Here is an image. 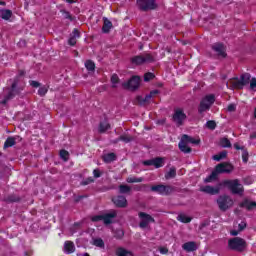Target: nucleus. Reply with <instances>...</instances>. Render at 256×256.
Instances as JSON below:
<instances>
[{
    "label": "nucleus",
    "instance_id": "obj_1",
    "mask_svg": "<svg viewBox=\"0 0 256 256\" xmlns=\"http://www.w3.org/2000/svg\"><path fill=\"white\" fill-rule=\"evenodd\" d=\"M232 171H233V165H231L230 163H227V162L220 163L215 167V169L211 173V175H209L208 177H206L204 179V182L212 183V181H215V179H217V175H219L221 173H231Z\"/></svg>",
    "mask_w": 256,
    "mask_h": 256
},
{
    "label": "nucleus",
    "instance_id": "obj_2",
    "mask_svg": "<svg viewBox=\"0 0 256 256\" xmlns=\"http://www.w3.org/2000/svg\"><path fill=\"white\" fill-rule=\"evenodd\" d=\"M249 81H251V74H242L240 79L234 78L227 83V87H231V89H243L245 85H248Z\"/></svg>",
    "mask_w": 256,
    "mask_h": 256
},
{
    "label": "nucleus",
    "instance_id": "obj_3",
    "mask_svg": "<svg viewBox=\"0 0 256 256\" xmlns=\"http://www.w3.org/2000/svg\"><path fill=\"white\" fill-rule=\"evenodd\" d=\"M224 185L228 186L230 191L234 195H242L243 194V184H240L239 180H226L224 181Z\"/></svg>",
    "mask_w": 256,
    "mask_h": 256
},
{
    "label": "nucleus",
    "instance_id": "obj_4",
    "mask_svg": "<svg viewBox=\"0 0 256 256\" xmlns=\"http://www.w3.org/2000/svg\"><path fill=\"white\" fill-rule=\"evenodd\" d=\"M228 246L229 249H232L233 251H244L247 247V242L242 238L236 237L228 241Z\"/></svg>",
    "mask_w": 256,
    "mask_h": 256
},
{
    "label": "nucleus",
    "instance_id": "obj_5",
    "mask_svg": "<svg viewBox=\"0 0 256 256\" xmlns=\"http://www.w3.org/2000/svg\"><path fill=\"white\" fill-rule=\"evenodd\" d=\"M215 103V96L214 95H207L202 99L199 106V113H205V111H208L210 109L211 105Z\"/></svg>",
    "mask_w": 256,
    "mask_h": 256
},
{
    "label": "nucleus",
    "instance_id": "obj_6",
    "mask_svg": "<svg viewBox=\"0 0 256 256\" xmlns=\"http://www.w3.org/2000/svg\"><path fill=\"white\" fill-rule=\"evenodd\" d=\"M115 217H117V212L112 211L109 214L93 216L92 221H103L104 225H110Z\"/></svg>",
    "mask_w": 256,
    "mask_h": 256
},
{
    "label": "nucleus",
    "instance_id": "obj_7",
    "mask_svg": "<svg viewBox=\"0 0 256 256\" xmlns=\"http://www.w3.org/2000/svg\"><path fill=\"white\" fill-rule=\"evenodd\" d=\"M217 203L221 211H227L229 207H233V199H231L229 196H220L217 199Z\"/></svg>",
    "mask_w": 256,
    "mask_h": 256
},
{
    "label": "nucleus",
    "instance_id": "obj_8",
    "mask_svg": "<svg viewBox=\"0 0 256 256\" xmlns=\"http://www.w3.org/2000/svg\"><path fill=\"white\" fill-rule=\"evenodd\" d=\"M139 85H141V78L139 76H134L128 82L123 83L124 89H130V91L139 89Z\"/></svg>",
    "mask_w": 256,
    "mask_h": 256
},
{
    "label": "nucleus",
    "instance_id": "obj_9",
    "mask_svg": "<svg viewBox=\"0 0 256 256\" xmlns=\"http://www.w3.org/2000/svg\"><path fill=\"white\" fill-rule=\"evenodd\" d=\"M139 218H140L141 229H147V227L149 226V223H155V219H153V217H151V215H149L145 212H140Z\"/></svg>",
    "mask_w": 256,
    "mask_h": 256
},
{
    "label": "nucleus",
    "instance_id": "obj_10",
    "mask_svg": "<svg viewBox=\"0 0 256 256\" xmlns=\"http://www.w3.org/2000/svg\"><path fill=\"white\" fill-rule=\"evenodd\" d=\"M137 5L142 9V11H149V9L157 8L155 0H137Z\"/></svg>",
    "mask_w": 256,
    "mask_h": 256
},
{
    "label": "nucleus",
    "instance_id": "obj_11",
    "mask_svg": "<svg viewBox=\"0 0 256 256\" xmlns=\"http://www.w3.org/2000/svg\"><path fill=\"white\" fill-rule=\"evenodd\" d=\"M151 191L159 195H169V193L173 191V188H171V186L156 185L151 187Z\"/></svg>",
    "mask_w": 256,
    "mask_h": 256
},
{
    "label": "nucleus",
    "instance_id": "obj_12",
    "mask_svg": "<svg viewBox=\"0 0 256 256\" xmlns=\"http://www.w3.org/2000/svg\"><path fill=\"white\" fill-rule=\"evenodd\" d=\"M153 61V56L151 54H146L145 56H136L132 58V63L135 65H143V63H151Z\"/></svg>",
    "mask_w": 256,
    "mask_h": 256
},
{
    "label": "nucleus",
    "instance_id": "obj_13",
    "mask_svg": "<svg viewBox=\"0 0 256 256\" xmlns=\"http://www.w3.org/2000/svg\"><path fill=\"white\" fill-rule=\"evenodd\" d=\"M143 165H146V166H151L152 165L156 169H159V167H163L164 161H163V158H155V159L144 161Z\"/></svg>",
    "mask_w": 256,
    "mask_h": 256
},
{
    "label": "nucleus",
    "instance_id": "obj_14",
    "mask_svg": "<svg viewBox=\"0 0 256 256\" xmlns=\"http://www.w3.org/2000/svg\"><path fill=\"white\" fill-rule=\"evenodd\" d=\"M186 117L187 116L185 115V113H183V110L176 109L173 119H174V122L177 123V125H182V123H183V121H185Z\"/></svg>",
    "mask_w": 256,
    "mask_h": 256
},
{
    "label": "nucleus",
    "instance_id": "obj_15",
    "mask_svg": "<svg viewBox=\"0 0 256 256\" xmlns=\"http://www.w3.org/2000/svg\"><path fill=\"white\" fill-rule=\"evenodd\" d=\"M220 187H213V186H202L200 188V191H202L203 193H208L209 195H217L220 191Z\"/></svg>",
    "mask_w": 256,
    "mask_h": 256
},
{
    "label": "nucleus",
    "instance_id": "obj_16",
    "mask_svg": "<svg viewBox=\"0 0 256 256\" xmlns=\"http://www.w3.org/2000/svg\"><path fill=\"white\" fill-rule=\"evenodd\" d=\"M186 139V136H182L179 142V149L183 153H191V148L189 147V144L187 143Z\"/></svg>",
    "mask_w": 256,
    "mask_h": 256
},
{
    "label": "nucleus",
    "instance_id": "obj_17",
    "mask_svg": "<svg viewBox=\"0 0 256 256\" xmlns=\"http://www.w3.org/2000/svg\"><path fill=\"white\" fill-rule=\"evenodd\" d=\"M116 207H127V198L124 196H117L112 199Z\"/></svg>",
    "mask_w": 256,
    "mask_h": 256
},
{
    "label": "nucleus",
    "instance_id": "obj_18",
    "mask_svg": "<svg viewBox=\"0 0 256 256\" xmlns=\"http://www.w3.org/2000/svg\"><path fill=\"white\" fill-rule=\"evenodd\" d=\"M182 249L191 253V251H197V244L195 242H186L182 245Z\"/></svg>",
    "mask_w": 256,
    "mask_h": 256
},
{
    "label": "nucleus",
    "instance_id": "obj_19",
    "mask_svg": "<svg viewBox=\"0 0 256 256\" xmlns=\"http://www.w3.org/2000/svg\"><path fill=\"white\" fill-rule=\"evenodd\" d=\"M64 252L67 253V255H71V253L75 252V244L71 241H66L64 243Z\"/></svg>",
    "mask_w": 256,
    "mask_h": 256
},
{
    "label": "nucleus",
    "instance_id": "obj_20",
    "mask_svg": "<svg viewBox=\"0 0 256 256\" xmlns=\"http://www.w3.org/2000/svg\"><path fill=\"white\" fill-rule=\"evenodd\" d=\"M212 49L217 52V55H221V57H225V46L221 43L214 44Z\"/></svg>",
    "mask_w": 256,
    "mask_h": 256
},
{
    "label": "nucleus",
    "instance_id": "obj_21",
    "mask_svg": "<svg viewBox=\"0 0 256 256\" xmlns=\"http://www.w3.org/2000/svg\"><path fill=\"white\" fill-rule=\"evenodd\" d=\"M21 138H19V136H15V137H9L7 138V140L4 143V147H13V145H15V143H17V141H20Z\"/></svg>",
    "mask_w": 256,
    "mask_h": 256
},
{
    "label": "nucleus",
    "instance_id": "obj_22",
    "mask_svg": "<svg viewBox=\"0 0 256 256\" xmlns=\"http://www.w3.org/2000/svg\"><path fill=\"white\" fill-rule=\"evenodd\" d=\"M0 13H1V18L4 19L5 21H9L10 17H12L13 15V12L7 9L1 10Z\"/></svg>",
    "mask_w": 256,
    "mask_h": 256
},
{
    "label": "nucleus",
    "instance_id": "obj_23",
    "mask_svg": "<svg viewBox=\"0 0 256 256\" xmlns=\"http://www.w3.org/2000/svg\"><path fill=\"white\" fill-rule=\"evenodd\" d=\"M116 255H117V256H134V255H133V252L127 251V250L124 249V248H118V249L116 250Z\"/></svg>",
    "mask_w": 256,
    "mask_h": 256
},
{
    "label": "nucleus",
    "instance_id": "obj_24",
    "mask_svg": "<svg viewBox=\"0 0 256 256\" xmlns=\"http://www.w3.org/2000/svg\"><path fill=\"white\" fill-rule=\"evenodd\" d=\"M241 207H245L246 209H255L256 207V202L249 201V200H244L241 203Z\"/></svg>",
    "mask_w": 256,
    "mask_h": 256
},
{
    "label": "nucleus",
    "instance_id": "obj_25",
    "mask_svg": "<svg viewBox=\"0 0 256 256\" xmlns=\"http://www.w3.org/2000/svg\"><path fill=\"white\" fill-rule=\"evenodd\" d=\"M111 27H113V24L109 20H104V25L102 27L103 33H109L111 31Z\"/></svg>",
    "mask_w": 256,
    "mask_h": 256
},
{
    "label": "nucleus",
    "instance_id": "obj_26",
    "mask_svg": "<svg viewBox=\"0 0 256 256\" xmlns=\"http://www.w3.org/2000/svg\"><path fill=\"white\" fill-rule=\"evenodd\" d=\"M77 37H79V31L74 30L72 32V36L70 37V39L68 40L69 45H75V43H77Z\"/></svg>",
    "mask_w": 256,
    "mask_h": 256
},
{
    "label": "nucleus",
    "instance_id": "obj_27",
    "mask_svg": "<svg viewBox=\"0 0 256 256\" xmlns=\"http://www.w3.org/2000/svg\"><path fill=\"white\" fill-rule=\"evenodd\" d=\"M116 158L117 156H115V153H108L103 156L105 163H112Z\"/></svg>",
    "mask_w": 256,
    "mask_h": 256
},
{
    "label": "nucleus",
    "instance_id": "obj_28",
    "mask_svg": "<svg viewBox=\"0 0 256 256\" xmlns=\"http://www.w3.org/2000/svg\"><path fill=\"white\" fill-rule=\"evenodd\" d=\"M177 175V170L175 167L169 169V171L165 174L166 179H173Z\"/></svg>",
    "mask_w": 256,
    "mask_h": 256
},
{
    "label": "nucleus",
    "instance_id": "obj_29",
    "mask_svg": "<svg viewBox=\"0 0 256 256\" xmlns=\"http://www.w3.org/2000/svg\"><path fill=\"white\" fill-rule=\"evenodd\" d=\"M177 219L180 223H191V218L185 214L178 215Z\"/></svg>",
    "mask_w": 256,
    "mask_h": 256
},
{
    "label": "nucleus",
    "instance_id": "obj_30",
    "mask_svg": "<svg viewBox=\"0 0 256 256\" xmlns=\"http://www.w3.org/2000/svg\"><path fill=\"white\" fill-rule=\"evenodd\" d=\"M16 87H17V84H15V83L12 84V87H11V89L9 91L8 96L6 97L5 100L2 101V103H7L8 99H12L13 98V93L15 92Z\"/></svg>",
    "mask_w": 256,
    "mask_h": 256
},
{
    "label": "nucleus",
    "instance_id": "obj_31",
    "mask_svg": "<svg viewBox=\"0 0 256 256\" xmlns=\"http://www.w3.org/2000/svg\"><path fill=\"white\" fill-rule=\"evenodd\" d=\"M111 126L109 125L108 122H101L100 126H99V132L100 133H105V131H107V129H109Z\"/></svg>",
    "mask_w": 256,
    "mask_h": 256
},
{
    "label": "nucleus",
    "instance_id": "obj_32",
    "mask_svg": "<svg viewBox=\"0 0 256 256\" xmlns=\"http://www.w3.org/2000/svg\"><path fill=\"white\" fill-rule=\"evenodd\" d=\"M93 245H95V247H100L101 249L103 247H105V243L103 242V239H101V238H95L93 240Z\"/></svg>",
    "mask_w": 256,
    "mask_h": 256
},
{
    "label": "nucleus",
    "instance_id": "obj_33",
    "mask_svg": "<svg viewBox=\"0 0 256 256\" xmlns=\"http://www.w3.org/2000/svg\"><path fill=\"white\" fill-rule=\"evenodd\" d=\"M182 137L187 138L185 141H187L188 144L192 143V145H199V140H197L195 138L189 137L188 135H183Z\"/></svg>",
    "mask_w": 256,
    "mask_h": 256
},
{
    "label": "nucleus",
    "instance_id": "obj_34",
    "mask_svg": "<svg viewBox=\"0 0 256 256\" xmlns=\"http://www.w3.org/2000/svg\"><path fill=\"white\" fill-rule=\"evenodd\" d=\"M227 157V152H221L213 156L214 161H221V159H225Z\"/></svg>",
    "mask_w": 256,
    "mask_h": 256
},
{
    "label": "nucleus",
    "instance_id": "obj_35",
    "mask_svg": "<svg viewBox=\"0 0 256 256\" xmlns=\"http://www.w3.org/2000/svg\"><path fill=\"white\" fill-rule=\"evenodd\" d=\"M85 67L88 71H95V63H93V61H86L85 62Z\"/></svg>",
    "mask_w": 256,
    "mask_h": 256
},
{
    "label": "nucleus",
    "instance_id": "obj_36",
    "mask_svg": "<svg viewBox=\"0 0 256 256\" xmlns=\"http://www.w3.org/2000/svg\"><path fill=\"white\" fill-rule=\"evenodd\" d=\"M111 83L112 87H117V85H119V76H117V74L112 75Z\"/></svg>",
    "mask_w": 256,
    "mask_h": 256
},
{
    "label": "nucleus",
    "instance_id": "obj_37",
    "mask_svg": "<svg viewBox=\"0 0 256 256\" xmlns=\"http://www.w3.org/2000/svg\"><path fill=\"white\" fill-rule=\"evenodd\" d=\"M142 181H143V178H137V177L127 178V183H141Z\"/></svg>",
    "mask_w": 256,
    "mask_h": 256
},
{
    "label": "nucleus",
    "instance_id": "obj_38",
    "mask_svg": "<svg viewBox=\"0 0 256 256\" xmlns=\"http://www.w3.org/2000/svg\"><path fill=\"white\" fill-rule=\"evenodd\" d=\"M221 147H231V142L227 138H222L220 141Z\"/></svg>",
    "mask_w": 256,
    "mask_h": 256
},
{
    "label": "nucleus",
    "instance_id": "obj_39",
    "mask_svg": "<svg viewBox=\"0 0 256 256\" xmlns=\"http://www.w3.org/2000/svg\"><path fill=\"white\" fill-rule=\"evenodd\" d=\"M60 157L64 161H67V159H69V152H67L66 150H61L60 151Z\"/></svg>",
    "mask_w": 256,
    "mask_h": 256
},
{
    "label": "nucleus",
    "instance_id": "obj_40",
    "mask_svg": "<svg viewBox=\"0 0 256 256\" xmlns=\"http://www.w3.org/2000/svg\"><path fill=\"white\" fill-rule=\"evenodd\" d=\"M155 75L151 72H148L144 75V81H151V79H154Z\"/></svg>",
    "mask_w": 256,
    "mask_h": 256
},
{
    "label": "nucleus",
    "instance_id": "obj_41",
    "mask_svg": "<svg viewBox=\"0 0 256 256\" xmlns=\"http://www.w3.org/2000/svg\"><path fill=\"white\" fill-rule=\"evenodd\" d=\"M158 91L157 90H154L152 92H150L149 95H147L145 98H144V103H147V101H149V99H151V97H153V95H157Z\"/></svg>",
    "mask_w": 256,
    "mask_h": 256
},
{
    "label": "nucleus",
    "instance_id": "obj_42",
    "mask_svg": "<svg viewBox=\"0 0 256 256\" xmlns=\"http://www.w3.org/2000/svg\"><path fill=\"white\" fill-rule=\"evenodd\" d=\"M47 87H45V86H43V87H41V88H39V90H38V94L41 96V97H43V95H46L47 94Z\"/></svg>",
    "mask_w": 256,
    "mask_h": 256
},
{
    "label": "nucleus",
    "instance_id": "obj_43",
    "mask_svg": "<svg viewBox=\"0 0 256 256\" xmlns=\"http://www.w3.org/2000/svg\"><path fill=\"white\" fill-rule=\"evenodd\" d=\"M206 127H207L208 129H215V127H217V124L215 123V121H208V122L206 123Z\"/></svg>",
    "mask_w": 256,
    "mask_h": 256
},
{
    "label": "nucleus",
    "instance_id": "obj_44",
    "mask_svg": "<svg viewBox=\"0 0 256 256\" xmlns=\"http://www.w3.org/2000/svg\"><path fill=\"white\" fill-rule=\"evenodd\" d=\"M242 161L244 163H247V161H249V153L247 151H245V150L242 153Z\"/></svg>",
    "mask_w": 256,
    "mask_h": 256
},
{
    "label": "nucleus",
    "instance_id": "obj_45",
    "mask_svg": "<svg viewBox=\"0 0 256 256\" xmlns=\"http://www.w3.org/2000/svg\"><path fill=\"white\" fill-rule=\"evenodd\" d=\"M250 89L256 91V78H252L250 81Z\"/></svg>",
    "mask_w": 256,
    "mask_h": 256
},
{
    "label": "nucleus",
    "instance_id": "obj_46",
    "mask_svg": "<svg viewBox=\"0 0 256 256\" xmlns=\"http://www.w3.org/2000/svg\"><path fill=\"white\" fill-rule=\"evenodd\" d=\"M130 188L129 186L122 185L120 186V193H129Z\"/></svg>",
    "mask_w": 256,
    "mask_h": 256
},
{
    "label": "nucleus",
    "instance_id": "obj_47",
    "mask_svg": "<svg viewBox=\"0 0 256 256\" xmlns=\"http://www.w3.org/2000/svg\"><path fill=\"white\" fill-rule=\"evenodd\" d=\"M120 141H124V143H129V141H131V138L127 136H121Z\"/></svg>",
    "mask_w": 256,
    "mask_h": 256
},
{
    "label": "nucleus",
    "instance_id": "obj_48",
    "mask_svg": "<svg viewBox=\"0 0 256 256\" xmlns=\"http://www.w3.org/2000/svg\"><path fill=\"white\" fill-rule=\"evenodd\" d=\"M235 109H236L235 104H230V105H228L227 110H228L230 113L233 112V111H235Z\"/></svg>",
    "mask_w": 256,
    "mask_h": 256
},
{
    "label": "nucleus",
    "instance_id": "obj_49",
    "mask_svg": "<svg viewBox=\"0 0 256 256\" xmlns=\"http://www.w3.org/2000/svg\"><path fill=\"white\" fill-rule=\"evenodd\" d=\"M93 175H94V177H96V178L101 177V174L99 173V170H97V169H95V170L93 171Z\"/></svg>",
    "mask_w": 256,
    "mask_h": 256
},
{
    "label": "nucleus",
    "instance_id": "obj_50",
    "mask_svg": "<svg viewBox=\"0 0 256 256\" xmlns=\"http://www.w3.org/2000/svg\"><path fill=\"white\" fill-rule=\"evenodd\" d=\"M168 251H169V250H167V248H160V253H161L162 255H167Z\"/></svg>",
    "mask_w": 256,
    "mask_h": 256
},
{
    "label": "nucleus",
    "instance_id": "obj_51",
    "mask_svg": "<svg viewBox=\"0 0 256 256\" xmlns=\"http://www.w3.org/2000/svg\"><path fill=\"white\" fill-rule=\"evenodd\" d=\"M30 85H31L32 87H39V82H37V81H31V82H30Z\"/></svg>",
    "mask_w": 256,
    "mask_h": 256
},
{
    "label": "nucleus",
    "instance_id": "obj_52",
    "mask_svg": "<svg viewBox=\"0 0 256 256\" xmlns=\"http://www.w3.org/2000/svg\"><path fill=\"white\" fill-rule=\"evenodd\" d=\"M230 235H232L233 237H237V235H239V232L237 230H232L230 232Z\"/></svg>",
    "mask_w": 256,
    "mask_h": 256
},
{
    "label": "nucleus",
    "instance_id": "obj_53",
    "mask_svg": "<svg viewBox=\"0 0 256 256\" xmlns=\"http://www.w3.org/2000/svg\"><path fill=\"white\" fill-rule=\"evenodd\" d=\"M244 227H246L245 222L239 224L240 231H243Z\"/></svg>",
    "mask_w": 256,
    "mask_h": 256
},
{
    "label": "nucleus",
    "instance_id": "obj_54",
    "mask_svg": "<svg viewBox=\"0 0 256 256\" xmlns=\"http://www.w3.org/2000/svg\"><path fill=\"white\" fill-rule=\"evenodd\" d=\"M234 148H236L237 151L243 149V147L239 146V144H234Z\"/></svg>",
    "mask_w": 256,
    "mask_h": 256
},
{
    "label": "nucleus",
    "instance_id": "obj_55",
    "mask_svg": "<svg viewBox=\"0 0 256 256\" xmlns=\"http://www.w3.org/2000/svg\"><path fill=\"white\" fill-rule=\"evenodd\" d=\"M250 139H256V133L250 135Z\"/></svg>",
    "mask_w": 256,
    "mask_h": 256
},
{
    "label": "nucleus",
    "instance_id": "obj_56",
    "mask_svg": "<svg viewBox=\"0 0 256 256\" xmlns=\"http://www.w3.org/2000/svg\"><path fill=\"white\" fill-rule=\"evenodd\" d=\"M77 0H67V3H75Z\"/></svg>",
    "mask_w": 256,
    "mask_h": 256
},
{
    "label": "nucleus",
    "instance_id": "obj_57",
    "mask_svg": "<svg viewBox=\"0 0 256 256\" xmlns=\"http://www.w3.org/2000/svg\"><path fill=\"white\" fill-rule=\"evenodd\" d=\"M0 5H3V6H5V2H3V1H0Z\"/></svg>",
    "mask_w": 256,
    "mask_h": 256
},
{
    "label": "nucleus",
    "instance_id": "obj_58",
    "mask_svg": "<svg viewBox=\"0 0 256 256\" xmlns=\"http://www.w3.org/2000/svg\"><path fill=\"white\" fill-rule=\"evenodd\" d=\"M119 233H120V235H123V231L120 230Z\"/></svg>",
    "mask_w": 256,
    "mask_h": 256
},
{
    "label": "nucleus",
    "instance_id": "obj_59",
    "mask_svg": "<svg viewBox=\"0 0 256 256\" xmlns=\"http://www.w3.org/2000/svg\"><path fill=\"white\" fill-rule=\"evenodd\" d=\"M83 256H90L89 254H87V253H85V254H83Z\"/></svg>",
    "mask_w": 256,
    "mask_h": 256
}]
</instances>
